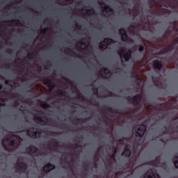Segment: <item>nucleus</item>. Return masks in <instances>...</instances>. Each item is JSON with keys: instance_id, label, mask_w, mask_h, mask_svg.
<instances>
[{"instance_id": "obj_1", "label": "nucleus", "mask_w": 178, "mask_h": 178, "mask_svg": "<svg viewBox=\"0 0 178 178\" xmlns=\"http://www.w3.org/2000/svg\"><path fill=\"white\" fill-rule=\"evenodd\" d=\"M53 169H55V165H52L51 164H47L44 168V172H51Z\"/></svg>"}, {"instance_id": "obj_2", "label": "nucleus", "mask_w": 178, "mask_h": 178, "mask_svg": "<svg viewBox=\"0 0 178 178\" xmlns=\"http://www.w3.org/2000/svg\"><path fill=\"white\" fill-rule=\"evenodd\" d=\"M120 56H121V58L122 59V60H123V59H124L126 61H127L130 59V56H131V54L129 52V53L124 55L123 53H122Z\"/></svg>"}, {"instance_id": "obj_3", "label": "nucleus", "mask_w": 178, "mask_h": 178, "mask_svg": "<svg viewBox=\"0 0 178 178\" xmlns=\"http://www.w3.org/2000/svg\"><path fill=\"white\" fill-rule=\"evenodd\" d=\"M154 66L156 67V69H161L162 64L159 63V61H155L154 63Z\"/></svg>"}, {"instance_id": "obj_4", "label": "nucleus", "mask_w": 178, "mask_h": 178, "mask_svg": "<svg viewBox=\"0 0 178 178\" xmlns=\"http://www.w3.org/2000/svg\"><path fill=\"white\" fill-rule=\"evenodd\" d=\"M130 150L129 149H126L122 152V155H124V156H130Z\"/></svg>"}, {"instance_id": "obj_5", "label": "nucleus", "mask_w": 178, "mask_h": 178, "mask_svg": "<svg viewBox=\"0 0 178 178\" xmlns=\"http://www.w3.org/2000/svg\"><path fill=\"white\" fill-rule=\"evenodd\" d=\"M120 34L122 35V38L124 40L126 37H127V35L126 34V31H123V32H120Z\"/></svg>"}, {"instance_id": "obj_6", "label": "nucleus", "mask_w": 178, "mask_h": 178, "mask_svg": "<svg viewBox=\"0 0 178 178\" xmlns=\"http://www.w3.org/2000/svg\"><path fill=\"white\" fill-rule=\"evenodd\" d=\"M109 42H111V39H105L104 44H105V43L108 44Z\"/></svg>"}, {"instance_id": "obj_7", "label": "nucleus", "mask_w": 178, "mask_h": 178, "mask_svg": "<svg viewBox=\"0 0 178 178\" xmlns=\"http://www.w3.org/2000/svg\"><path fill=\"white\" fill-rule=\"evenodd\" d=\"M139 51L141 52V51H144V47H143V46H140V47H139Z\"/></svg>"}, {"instance_id": "obj_8", "label": "nucleus", "mask_w": 178, "mask_h": 178, "mask_svg": "<svg viewBox=\"0 0 178 178\" xmlns=\"http://www.w3.org/2000/svg\"><path fill=\"white\" fill-rule=\"evenodd\" d=\"M156 177H155V175H153L152 177H149V176H146V177H145V178H155Z\"/></svg>"}, {"instance_id": "obj_9", "label": "nucleus", "mask_w": 178, "mask_h": 178, "mask_svg": "<svg viewBox=\"0 0 178 178\" xmlns=\"http://www.w3.org/2000/svg\"><path fill=\"white\" fill-rule=\"evenodd\" d=\"M175 165V167L178 169V161H176Z\"/></svg>"}, {"instance_id": "obj_10", "label": "nucleus", "mask_w": 178, "mask_h": 178, "mask_svg": "<svg viewBox=\"0 0 178 178\" xmlns=\"http://www.w3.org/2000/svg\"><path fill=\"white\" fill-rule=\"evenodd\" d=\"M138 133H141V129H139V130H138Z\"/></svg>"}, {"instance_id": "obj_11", "label": "nucleus", "mask_w": 178, "mask_h": 178, "mask_svg": "<svg viewBox=\"0 0 178 178\" xmlns=\"http://www.w3.org/2000/svg\"><path fill=\"white\" fill-rule=\"evenodd\" d=\"M142 133H144V130H142Z\"/></svg>"}, {"instance_id": "obj_12", "label": "nucleus", "mask_w": 178, "mask_h": 178, "mask_svg": "<svg viewBox=\"0 0 178 178\" xmlns=\"http://www.w3.org/2000/svg\"><path fill=\"white\" fill-rule=\"evenodd\" d=\"M0 105H2V104H1V103H0Z\"/></svg>"}, {"instance_id": "obj_13", "label": "nucleus", "mask_w": 178, "mask_h": 178, "mask_svg": "<svg viewBox=\"0 0 178 178\" xmlns=\"http://www.w3.org/2000/svg\"><path fill=\"white\" fill-rule=\"evenodd\" d=\"M142 127H143V129H144V127H144V126H143Z\"/></svg>"}]
</instances>
